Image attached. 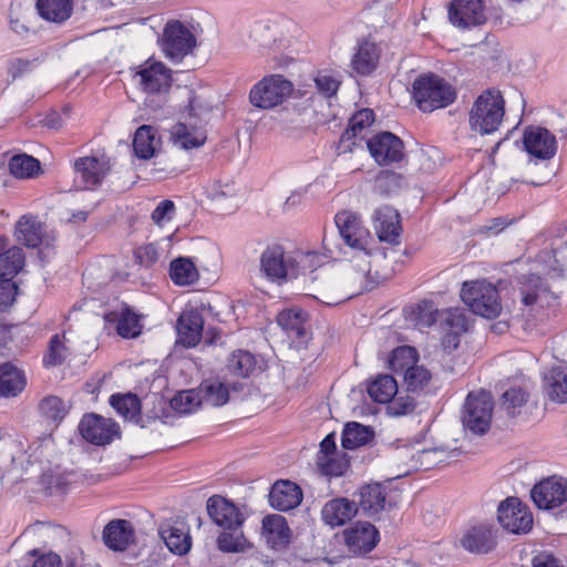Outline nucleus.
I'll list each match as a JSON object with an SVG mask.
<instances>
[{
  "instance_id": "obj_1",
  "label": "nucleus",
  "mask_w": 567,
  "mask_h": 567,
  "mask_svg": "<svg viewBox=\"0 0 567 567\" xmlns=\"http://www.w3.org/2000/svg\"><path fill=\"white\" fill-rule=\"evenodd\" d=\"M526 255L539 271L563 275L567 271V226L555 224L527 243Z\"/></svg>"
},
{
  "instance_id": "obj_2",
  "label": "nucleus",
  "mask_w": 567,
  "mask_h": 567,
  "mask_svg": "<svg viewBox=\"0 0 567 567\" xmlns=\"http://www.w3.org/2000/svg\"><path fill=\"white\" fill-rule=\"evenodd\" d=\"M505 115V100L495 87L484 90L474 101L468 113L470 128L480 134L488 135L496 132Z\"/></svg>"
},
{
  "instance_id": "obj_3",
  "label": "nucleus",
  "mask_w": 567,
  "mask_h": 567,
  "mask_svg": "<svg viewBox=\"0 0 567 567\" xmlns=\"http://www.w3.org/2000/svg\"><path fill=\"white\" fill-rule=\"evenodd\" d=\"M412 89L413 99L417 107L425 113L446 107L456 99L455 89L443 78L434 73L416 78Z\"/></svg>"
},
{
  "instance_id": "obj_4",
  "label": "nucleus",
  "mask_w": 567,
  "mask_h": 567,
  "mask_svg": "<svg viewBox=\"0 0 567 567\" xmlns=\"http://www.w3.org/2000/svg\"><path fill=\"white\" fill-rule=\"evenodd\" d=\"M461 298L473 313L483 318L495 319L502 313L499 292L486 280L465 281Z\"/></svg>"
},
{
  "instance_id": "obj_5",
  "label": "nucleus",
  "mask_w": 567,
  "mask_h": 567,
  "mask_svg": "<svg viewBox=\"0 0 567 567\" xmlns=\"http://www.w3.org/2000/svg\"><path fill=\"white\" fill-rule=\"evenodd\" d=\"M293 91V84L281 74H271L258 81L249 92V102L260 110L282 104Z\"/></svg>"
},
{
  "instance_id": "obj_6",
  "label": "nucleus",
  "mask_w": 567,
  "mask_h": 567,
  "mask_svg": "<svg viewBox=\"0 0 567 567\" xmlns=\"http://www.w3.org/2000/svg\"><path fill=\"white\" fill-rule=\"evenodd\" d=\"M493 409L494 400L489 392L468 393L461 416L464 429L474 434H485L491 426Z\"/></svg>"
},
{
  "instance_id": "obj_7",
  "label": "nucleus",
  "mask_w": 567,
  "mask_h": 567,
  "mask_svg": "<svg viewBox=\"0 0 567 567\" xmlns=\"http://www.w3.org/2000/svg\"><path fill=\"white\" fill-rule=\"evenodd\" d=\"M196 47L195 35L178 20H171L166 23L162 49L165 55L174 61H182L187 54L192 53Z\"/></svg>"
},
{
  "instance_id": "obj_8",
  "label": "nucleus",
  "mask_w": 567,
  "mask_h": 567,
  "mask_svg": "<svg viewBox=\"0 0 567 567\" xmlns=\"http://www.w3.org/2000/svg\"><path fill=\"white\" fill-rule=\"evenodd\" d=\"M499 524L509 533L526 534L533 527V515L517 497H507L497 508Z\"/></svg>"
},
{
  "instance_id": "obj_9",
  "label": "nucleus",
  "mask_w": 567,
  "mask_h": 567,
  "mask_svg": "<svg viewBox=\"0 0 567 567\" xmlns=\"http://www.w3.org/2000/svg\"><path fill=\"white\" fill-rule=\"evenodd\" d=\"M530 496L539 509H553L567 502V478L548 476L534 485Z\"/></svg>"
},
{
  "instance_id": "obj_10",
  "label": "nucleus",
  "mask_w": 567,
  "mask_h": 567,
  "mask_svg": "<svg viewBox=\"0 0 567 567\" xmlns=\"http://www.w3.org/2000/svg\"><path fill=\"white\" fill-rule=\"evenodd\" d=\"M487 14L485 0H453L449 6V20L460 29L484 24Z\"/></svg>"
},
{
  "instance_id": "obj_11",
  "label": "nucleus",
  "mask_w": 567,
  "mask_h": 567,
  "mask_svg": "<svg viewBox=\"0 0 567 567\" xmlns=\"http://www.w3.org/2000/svg\"><path fill=\"white\" fill-rule=\"evenodd\" d=\"M334 221L343 241L351 248L367 251L371 243V234L363 226L360 217L351 212H340Z\"/></svg>"
},
{
  "instance_id": "obj_12",
  "label": "nucleus",
  "mask_w": 567,
  "mask_h": 567,
  "mask_svg": "<svg viewBox=\"0 0 567 567\" xmlns=\"http://www.w3.org/2000/svg\"><path fill=\"white\" fill-rule=\"evenodd\" d=\"M367 146L379 165L400 163L404 158L403 142L391 132L375 134L368 140Z\"/></svg>"
},
{
  "instance_id": "obj_13",
  "label": "nucleus",
  "mask_w": 567,
  "mask_h": 567,
  "mask_svg": "<svg viewBox=\"0 0 567 567\" xmlns=\"http://www.w3.org/2000/svg\"><path fill=\"white\" fill-rule=\"evenodd\" d=\"M82 437L94 445L110 444L120 434L118 424L112 419L91 413L82 417L79 424Z\"/></svg>"
},
{
  "instance_id": "obj_14",
  "label": "nucleus",
  "mask_w": 567,
  "mask_h": 567,
  "mask_svg": "<svg viewBox=\"0 0 567 567\" xmlns=\"http://www.w3.org/2000/svg\"><path fill=\"white\" fill-rule=\"evenodd\" d=\"M524 150L540 161L551 159L557 153L556 136L547 128L529 125L523 133Z\"/></svg>"
},
{
  "instance_id": "obj_15",
  "label": "nucleus",
  "mask_w": 567,
  "mask_h": 567,
  "mask_svg": "<svg viewBox=\"0 0 567 567\" xmlns=\"http://www.w3.org/2000/svg\"><path fill=\"white\" fill-rule=\"evenodd\" d=\"M74 183L81 189H94L100 186L110 171L105 158L95 156L79 157L74 161Z\"/></svg>"
},
{
  "instance_id": "obj_16",
  "label": "nucleus",
  "mask_w": 567,
  "mask_h": 567,
  "mask_svg": "<svg viewBox=\"0 0 567 567\" xmlns=\"http://www.w3.org/2000/svg\"><path fill=\"white\" fill-rule=\"evenodd\" d=\"M142 90L148 94L168 92L172 85V71L162 62L146 61L134 74Z\"/></svg>"
},
{
  "instance_id": "obj_17",
  "label": "nucleus",
  "mask_w": 567,
  "mask_h": 567,
  "mask_svg": "<svg viewBox=\"0 0 567 567\" xmlns=\"http://www.w3.org/2000/svg\"><path fill=\"white\" fill-rule=\"evenodd\" d=\"M207 513L212 520L224 530H237L244 522V517L236 505L219 495L208 498Z\"/></svg>"
},
{
  "instance_id": "obj_18",
  "label": "nucleus",
  "mask_w": 567,
  "mask_h": 567,
  "mask_svg": "<svg viewBox=\"0 0 567 567\" xmlns=\"http://www.w3.org/2000/svg\"><path fill=\"white\" fill-rule=\"evenodd\" d=\"M520 300L526 307L544 308L557 298L549 285L537 275H529L522 281L519 288Z\"/></svg>"
},
{
  "instance_id": "obj_19",
  "label": "nucleus",
  "mask_w": 567,
  "mask_h": 567,
  "mask_svg": "<svg viewBox=\"0 0 567 567\" xmlns=\"http://www.w3.org/2000/svg\"><path fill=\"white\" fill-rule=\"evenodd\" d=\"M497 530L487 524H481L468 528L461 538L462 547L477 555H483L492 551L497 544Z\"/></svg>"
},
{
  "instance_id": "obj_20",
  "label": "nucleus",
  "mask_w": 567,
  "mask_h": 567,
  "mask_svg": "<svg viewBox=\"0 0 567 567\" xmlns=\"http://www.w3.org/2000/svg\"><path fill=\"white\" fill-rule=\"evenodd\" d=\"M346 544L354 554L371 551L379 542V532L368 522H357L344 532Z\"/></svg>"
},
{
  "instance_id": "obj_21",
  "label": "nucleus",
  "mask_w": 567,
  "mask_h": 567,
  "mask_svg": "<svg viewBox=\"0 0 567 567\" xmlns=\"http://www.w3.org/2000/svg\"><path fill=\"white\" fill-rule=\"evenodd\" d=\"M375 230L381 241L392 245L400 244V235L402 227L400 225L399 213L390 207L383 206L375 210Z\"/></svg>"
},
{
  "instance_id": "obj_22",
  "label": "nucleus",
  "mask_w": 567,
  "mask_h": 567,
  "mask_svg": "<svg viewBox=\"0 0 567 567\" xmlns=\"http://www.w3.org/2000/svg\"><path fill=\"white\" fill-rule=\"evenodd\" d=\"M102 537L106 547L122 551L134 542L135 532L130 520L118 518L105 525Z\"/></svg>"
},
{
  "instance_id": "obj_23",
  "label": "nucleus",
  "mask_w": 567,
  "mask_h": 567,
  "mask_svg": "<svg viewBox=\"0 0 567 567\" xmlns=\"http://www.w3.org/2000/svg\"><path fill=\"white\" fill-rule=\"evenodd\" d=\"M176 328L181 343L193 348L202 340L204 319L197 309L187 310L179 316Z\"/></svg>"
},
{
  "instance_id": "obj_24",
  "label": "nucleus",
  "mask_w": 567,
  "mask_h": 567,
  "mask_svg": "<svg viewBox=\"0 0 567 567\" xmlns=\"http://www.w3.org/2000/svg\"><path fill=\"white\" fill-rule=\"evenodd\" d=\"M302 501L301 488L290 481L276 482L269 492L270 505L280 512L297 507Z\"/></svg>"
},
{
  "instance_id": "obj_25",
  "label": "nucleus",
  "mask_w": 567,
  "mask_h": 567,
  "mask_svg": "<svg viewBox=\"0 0 567 567\" xmlns=\"http://www.w3.org/2000/svg\"><path fill=\"white\" fill-rule=\"evenodd\" d=\"M262 534L267 544L274 549L286 548L291 538V530L286 518L278 514H270L264 517Z\"/></svg>"
},
{
  "instance_id": "obj_26",
  "label": "nucleus",
  "mask_w": 567,
  "mask_h": 567,
  "mask_svg": "<svg viewBox=\"0 0 567 567\" xmlns=\"http://www.w3.org/2000/svg\"><path fill=\"white\" fill-rule=\"evenodd\" d=\"M289 264L290 259L285 258V250L279 245L268 247L260 257V269L272 281L287 277Z\"/></svg>"
},
{
  "instance_id": "obj_27",
  "label": "nucleus",
  "mask_w": 567,
  "mask_h": 567,
  "mask_svg": "<svg viewBox=\"0 0 567 567\" xmlns=\"http://www.w3.org/2000/svg\"><path fill=\"white\" fill-rule=\"evenodd\" d=\"M380 55L381 50L374 42L362 40L351 59V68L359 75H370L377 69Z\"/></svg>"
},
{
  "instance_id": "obj_28",
  "label": "nucleus",
  "mask_w": 567,
  "mask_h": 567,
  "mask_svg": "<svg viewBox=\"0 0 567 567\" xmlns=\"http://www.w3.org/2000/svg\"><path fill=\"white\" fill-rule=\"evenodd\" d=\"M358 512L354 502L348 498H333L324 504L321 511L322 520L331 527L344 525Z\"/></svg>"
},
{
  "instance_id": "obj_29",
  "label": "nucleus",
  "mask_w": 567,
  "mask_h": 567,
  "mask_svg": "<svg viewBox=\"0 0 567 567\" xmlns=\"http://www.w3.org/2000/svg\"><path fill=\"white\" fill-rule=\"evenodd\" d=\"M386 502V487L380 483H371L359 491L358 509L374 516L384 509Z\"/></svg>"
},
{
  "instance_id": "obj_30",
  "label": "nucleus",
  "mask_w": 567,
  "mask_h": 567,
  "mask_svg": "<svg viewBox=\"0 0 567 567\" xmlns=\"http://www.w3.org/2000/svg\"><path fill=\"white\" fill-rule=\"evenodd\" d=\"M158 534L172 553L176 555H185L189 551L192 538L184 524L181 526L162 524L158 529Z\"/></svg>"
},
{
  "instance_id": "obj_31",
  "label": "nucleus",
  "mask_w": 567,
  "mask_h": 567,
  "mask_svg": "<svg viewBox=\"0 0 567 567\" xmlns=\"http://www.w3.org/2000/svg\"><path fill=\"white\" fill-rule=\"evenodd\" d=\"M374 122V112L370 109H362L355 112L350 121L347 130L340 137L339 147L342 152L352 151V146L355 145V138L361 132L370 126Z\"/></svg>"
},
{
  "instance_id": "obj_32",
  "label": "nucleus",
  "mask_w": 567,
  "mask_h": 567,
  "mask_svg": "<svg viewBox=\"0 0 567 567\" xmlns=\"http://www.w3.org/2000/svg\"><path fill=\"white\" fill-rule=\"evenodd\" d=\"M544 391L557 403L567 402V367L556 365L544 374Z\"/></svg>"
},
{
  "instance_id": "obj_33",
  "label": "nucleus",
  "mask_w": 567,
  "mask_h": 567,
  "mask_svg": "<svg viewBox=\"0 0 567 567\" xmlns=\"http://www.w3.org/2000/svg\"><path fill=\"white\" fill-rule=\"evenodd\" d=\"M111 406L121 415L124 420L130 421L134 424H140L142 421L141 416V400L134 393H114L109 400Z\"/></svg>"
},
{
  "instance_id": "obj_34",
  "label": "nucleus",
  "mask_w": 567,
  "mask_h": 567,
  "mask_svg": "<svg viewBox=\"0 0 567 567\" xmlns=\"http://www.w3.org/2000/svg\"><path fill=\"white\" fill-rule=\"evenodd\" d=\"M25 385L23 373L11 362L0 364V396H17Z\"/></svg>"
},
{
  "instance_id": "obj_35",
  "label": "nucleus",
  "mask_w": 567,
  "mask_h": 567,
  "mask_svg": "<svg viewBox=\"0 0 567 567\" xmlns=\"http://www.w3.org/2000/svg\"><path fill=\"white\" fill-rule=\"evenodd\" d=\"M171 134L174 144L184 150L197 148L206 141L205 133L197 130V126H189L188 121L175 124Z\"/></svg>"
},
{
  "instance_id": "obj_36",
  "label": "nucleus",
  "mask_w": 567,
  "mask_h": 567,
  "mask_svg": "<svg viewBox=\"0 0 567 567\" xmlns=\"http://www.w3.org/2000/svg\"><path fill=\"white\" fill-rule=\"evenodd\" d=\"M37 10L43 19L62 23L71 17L73 2L72 0H38Z\"/></svg>"
},
{
  "instance_id": "obj_37",
  "label": "nucleus",
  "mask_w": 567,
  "mask_h": 567,
  "mask_svg": "<svg viewBox=\"0 0 567 567\" xmlns=\"http://www.w3.org/2000/svg\"><path fill=\"white\" fill-rule=\"evenodd\" d=\"M18 240L30 248H37L42 243L43 227L35 217L22 216L16 226Z\"/></svg>"
},
{
  "instance_id": "obj_38",
  "label": "nucleus",
  "mask_w": 567,
  "mask_h": 567,
  "mask_svg": "<svg viewBox=\"0 0 567 567\" xmlns=\"http://www.w3.org/2000/svg\"><path fill=\"white\" fill-rule=\"evenodd\" d=\"M169 277L177 286H189L198 280L199 274L190 258L178 257L171 261Z\"/></svg>"
},
{
  "instance_id": "obj_39",
  "label": "nucleus",
  "mask_w": 567,
  "mask_h": 567,
  "mask_svg": "<svg viewBox=\"0 0 567 567\" xmlns=\"http://www.w3.org/2000/svg\"><path fill=\"white\" fill-rule=\"evenodd\" d=\"M306 320L307 313L298 308L282 310L277 317L278 324L289 337H295L300 340L306 337Z\"/></svg>"
},
{
  "instance_id": "obj_40",
  "label": "nucleus",
  "mask_w": 567,
  "mask_h": 567,
  "mask_svg": "<svg viewBox=\"0 0 567 567\" xmlns=\"http://www.w3.org/2000/svg\"><path fill=\"white\" fill-rule=\"evenodd\" d=\"M373 435L374 433L371 427L358 422H350L343 429L341 444L346 450H354L368 444L373 439Z\"/></svg>"
},
{
  "instance_id": "obj_41",
  "label": "nucleus",
  "mask_w": 567,
  "mask_h": 567,
  "mask_svg": "<svg viewBox=\"0 0 567 567\" xmlns=\"http://www.w3.org/2000/svg\"><path fill=\"white\" fill-rule=\"evenodd\" d=\"M200 401L212 406H221L229 400L228 388L218 380H205L198 386Z\"/></svg>"
},
{
  "instance_id": "obj_42",
  "label": "nucleus",
  "mask_w": 567,
  "mask_h": 567,
  "mask_svg": "<svg viewBox=\"0 0 567 567\" xmlns=\"http://www.w3.org/2000/svg\"><path fill=\"white\" fill-rule=\"evenodd\" d=\"M398 392V383L390 374L377 377L369 385L368 393L374 402L389 403Z\"/></svg>"
},
{
  "instance_id": "obj_43",
  "label": "nucleus",
  "mask_w": 567,
  "mask_h": 567,
  "mask_svg": "<svg viewBox=\"0 0 567 567\" xmlns=\"http://www.w3.org/2000/svg\"><path fill=\"white\" fill-rule=\"evenodd\" d=\"M155 132L148 125H142L135 132L133 138V150L135 155L142 159L153 157L155 153Z\"/></svg>"
},
{
  "instance_id": "obj_44",
  "label": "nucleus",
  "mask_w": 567,
  "mask_h": 567,
  "mask_svg": "<svg viewBox=\"0 0 567 567\" xmlns=\"http://www.w3.org/2000/svg\"><path fill=\"white\" fill-rule=\"evenodd\" d=\"M24 266V254L20 247L13 246L0 254V279L13 278Z\"/></svg>"
},
{
  "instance_id": "obj_45",
  "label": "nucleus",
  "mask_w": 567,
  "mask_h": 567,
  "mask_svg": "<svg viewBox=\"0 0 567 567\" xmlns=\"http://www.w3.org/2000/svg\"><path fill=\"white\" fill-rule=\"evenodd\" d=\"M40 168V162L28 154L14 155L9 161V171L18 178H31Z\"/></svg>"
},
{
  "instance_id": "obj_46",
  "label": "nucleus",
  "mask_w": 567,
  "mask_h": 567,
  "mask_svg": "<svg viewBox=\"0 0 567 567\" xmlns=\"http://www.w3.org/2000/svg\"><path fill=\"white\" fill-rule=\"evenodd\" d=\"M417 361V352L413 347L401 346L394 349L389 359V367L392 372L404 374V372Z\"/></svg>"
},
{
  "instance_id": "obj_47",
  "label": "nucleus",
  "mask_w": 567,
  "mask_h": 567,
  "mask_svg": "<svg viewBox=\"0 0 567 567\" xmlns=\"http://www.w3.org/2000/svg\"><path fill=\"white\" fill-rule=\"evenodd\" d=\"M209 112V105L194 92L189 91L188 104L184 111V118L189 122V126H198L206 122Z\"/></svg>"
},
{
  "instance_id": "obj_48",
  "label": "nucleus",
  "mask_w": 567,
  "mask_h": 567,
  "mask_svg": "<svg viewBox=\"0 0 567 567\" xmlns=\"http://www.w3.org/2000/svg\"><path fill=\"white\" fill-rule=\"evenodd\" d=\"M256 367L255 357L245 350L235 351L227 362V369L230 373L247 378L254 371Z\"/></svg>"
},
{
  "instance_id": "obj_49",
  "label": "nucleus",
  "mask_w": 567,
  "mask_h": 567,
  "mask_svg": "<svg viewBox=\"0 0 567 567\" xmlns=\"http://www.w3.org/2000/svg\"><path fill=\"white\" fill-rule=\"evenodd\" d=\"M317 465L322 475L336 477L342 476L350 466L347 454H342L341 456L320 455Z\"/></svg>"
},
{
  "instance_id": "obj_50",
  "label": "nucleus",
  "mask_w": 567,
  "mask_h": 567,
  "mask_svg": "<svg viewBox=\"0 0 567 567\" xmlns=\"http://www.w3.org/2000/svg\"><path fill=\"white\" fill-rule=\"evenodd\" d=\"M431 372L423 365L414 363L403 374L404 383L409 392L422 391L430 382Z\"/></svg>"
},
{
  "instance_id": "obj_51",
  "label": "nucleus",
  "mask_w": 567,
  "mask_h": 567,
  "mask_svg": "<svg viewBox=\"0 0 567 567\" xmlns=\"http://www.w3.org/2000/svg\"><path fill=\"white\" fill-rule=\"evenodd\" d=\"M528 394L520 388H511L502 396V408L509 417L520 414L522 408L526 404Z\"/></svg>"
},
{
  "instance_id": "obj_52",
  "label": "nucleus",
  "mask_w": 567,
  "mask_h": 567,
  "mask_svg": "<svg viewBox=\"0 0 567 567\" xmlns=\"http://www.w3.org/2000/svg\"><path fill=\"white\" fill-rule=\"evenodd\" d=\"M405 184L404 177L392 171H382L375 178L374 188L382 195H391Z\"/></svg>"
},
{
  "instance_id": "obj_53",
  "label": "nucleus",
  "mask_w": 567,
  "mask_h": 567,
  "mask_svg": "<svg viewBox=\"0 0 567 567\" xmlns=\"http://www.w3.org/2000/svg\"><path fill=\"white\" fill-rule=\"evenodd\" d=\"M116 330L123 338H136L142 331L140 317L131 309L125 308L120 315Z\"/></svg>"
},
{
  "instance_id": "obj_54",
  "label": "nucleus",
  "mask_w": 567,
  "mask_h": 567,
  "mask_svg": "<svg viewBox=\"0 0 567 567\" xmlns=\"http://www.w3.org/2000/svg\"><path fill=\"white\" fill-rule=\"evenodd\" d=\"M200 403L199 392L193 390L181 391L171 400L172 409L181 414L192 413Z\"/></svg>"
},
{
  "instance_id": "obj_55",
  "label": "nucleus",
  "mask_w": 567,
  "mask_h": 567,
  "mask_svg": "<svg viewBox=\"0 0 567 567\" xmlns=\"http://www.w3.org/2000/svg\"><path fill=\"white\" fill-rule=\"evenodd\" d=\"M68 357V348L61 340L60 334H54L49 342L48 352L43 357L45 367H56L64 362Z\"/></svg>"
},
{
  "instance_id": "obj_56",
  "label": "nucleus",
  "mask_w": 567,
  "mask_h": 567,
  "mask_svg": "<svg viewBox=\"0 0 567 567\" xmlns=\"http://www.w3.org/2000/svg\"><path fill=\"white\" fill-rule=\"evenodd\" d=\"M39 409L43 416L52 421H61L68 413L65 403L62 399L54 395L44 398L41 401Z\"/></svg>"
},
{
  "instance_id": "obj_57",
  "label": "nucleus",
  "mask_w": 567,
  "mask_h": 567,
  "mask_svg": "<svg viewBox=\"0 0 567 567\" xmlns=\"http://www.w3.org/2000/svg\"><path fill=\"white\" fill-rule=\"evenodd\" d=\"M445 323L450 329L447 337L454 342V347H456L458 337L467 330V319L462 312L454 310L447 313Z\"/></svg>"
},
{
  "instance_id": "obj_58",
  "label": "nucleus",
  "mask_w": 567,
  "mask_h": 567,
  "mask_svg": "<svg viewBox=\"0 0 567 567\" xmlns=\"http://www.w3.org/2000/svg\"><path fill=\"white\" fill-rule=\"evenodd\" d=\"M415 408L416 401L413 396H393V399L389 402L388 411L392 415L401 416L414 412Z\"/></svg>"
},
{
  "instance_id": "obj_59",
  "label": "nucleus",
  "mask_w": 567,
  "mask_h": 567,
  "mask_svg": "<svg viewBox=\"0 0 567 567\" xmlns=\"http://www.w3.org/2000/svg\"><path fill=\"white\" fill-rule=\"evenodd\" d=\"M237 530L234 533L224 532L217 538L218 548L226 553H236L243 548V535L237 534Z\"/></svg>"
},
{
  "instance_id": "obj_60",
  "label": "nucleus",
  "mask_w": 567,
  "mask_h": 567,
  "mask_svg": "<svg viewBox=\"0 0 567 567\" xmlns=\"http://www.w3.org/2000/svg\"><path fill=\"white\" fill-rule=\"evenodd\" d=\"M315 83L318 92L323 94L326 97L336 95L340 86V82L333 76L321 73L315 78Z\"/></svg>"
},
{
  "instance_id": "obj_61",
  "label": "nucleus",
  "mask_w": 567,
  "mask_h": 567,
  "mask_svg": "<svg viewBox=\"0 0 567 567\" xmlns=\"http://www.w3.org/2000/svg\"><path fill=\"white\" fill-rule=\"evenodd\" d=\"M175 204L169 199L162 200L152 213V219L155 224L162 225L173 218Z\"/></svg>"
},
{
  "instance_id": "obj_62",
  "label": "nucleus",
  "mask_w": 567,
  "mask_h": 567,
  "mask_svg": "<svg viewBox=\"0 0 567 567\" xmlns=\"http://www.w3.org/2000/svg\"><path fill=\"white\" fill-rule=\"evenodd\" d=\"M135 257L138 259L141 265L150 267L158 260V248L153 243L144 245L136 249Z\"/></svg>"
},
{
  "instance_id": "obj_63",
  "label": "nucleus",
  "mask_w": 567,
  "mask_h": 567,
  "mask_svg": "<svg viewBox=\"0 0 567 567\" xmlns=\"http://www.w3.org/2000/svg\"><path fill=\"white\" fill-rule=\"evenodd\" d=\"M39 58H16L9 62V72L13 78L22 75L38 64Z\"/></svg>"
},
{
  "instance_id": "obj_64",
  "label": "nucleus",
  "mask_w": 567,
  "mask_h": 567,
  "mask_svg": "<svg viewBox=\"0 0 567 567\" xmlns=\"http://www.w3.org/2000/svg\"><path fill=\"white\" fill-rule=\"evenodd\" d=\"M0 280V306H10L16 300L18 286L12 281V278Z\"/></svg>"
}]
</instances>
